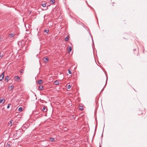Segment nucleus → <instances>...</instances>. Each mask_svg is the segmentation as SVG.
<instances>
[{"label": "nucleus", "mask_w": 147, "mask_h": 147, "mask_svg": "<svg viewBox=\"0 0 147 147\" xmlns=\"http://www.w3.org/2000/svg\"><path fill=\"white\" fill-rule=\"evenodd\" d=\"M15 81L17 82H19L20 79V78L18 76H16L14 77Z\"/></svg>", "instance_id": "1"}, {"label": "nucleus", "mask_w": 147, "mask_h": 147, "mask_svg": "<svg viewBox=\"0 0 147 147\" xmlns=\"http://www.w3.org/2000/svg\"><path fill=\"white\" fill-rule=\"evenodd\" d=\"M4 73H3L0 76V81H2L3 80L4 77Z\"/></svg>", "instance_id": "2"}, {"label": "nucleus", "mask_w": 147, "mask_h": 147, "mask_svg": "<svg viewBox=\"0 0 147 147\" xmlns=\"http://www.w3.org/2000/svg\"><path fill=\"white\" fill-rule=\"evenodd\" d=\"M48 110V109L47 108V107L46 106H44L42 109V111L43 112H46Z\"/></svg>", "instance_id": "3"}, {"label": "nucleus", "mask_w": 147, "mask_h": 147, "mask_svg": "<svg viewBox=\"0 0 147 147\" xmlns=\"http://www.w3.org/2000/svg\"><path fill=\"white\" fill-rule=\"evenodd\" d=\"M15 35V34L13 33H11L9 35V36L10 38L13 37Z\"/></svg>", "instance_id": "4"}, {"label": "nucleus", "mask_w": 147, "mask_h": 147, "mask_svg": "<svg viewBox=\"0 0 147 147\" xmlns=\"http://www.w3.org/2000/svg\"><path fill=\"white\" fill-rule=\"evenodd\" d=\"M42 82V80H39L38 81V83L39 84H41Z\"/></svg>", "instance_id": "5"}, {"label": "nucleus", "mask_w": 147, "mask_h": 147, "mask_svg": "<svg viewBox=\"0 0 147 147\" xmlns=\"http://www.w3.org/2000/svg\"><path fill=\"white\" fill-rule=\"evenodd\" d=\"M44 59H45V60L44 61L45 63H47L49 61V58L48 57L44 58Z\"/></svg>", "instance_id": "6"}, {"label": "nucleus", "mask_w": 147, "mask_h": 147, "mask_svg": "<svg viewBox=\"0 0 147 147\" xmlns=\"http://www.w3.org/2000/svg\"><path fill=\"white\" fill-rule=\"evenodd\" d=\"M54 84L55 85H59V82L58 80H56L54 82Z\"/></svg>", "instance_id": "7"}, {"label": "nucleus", "mask_w": 147, "mask_h": 147, "mask_svg": "<svg viewBox=\"0 0 147 147\" xmlns=\"http://www.w3.org/2000/svg\"><path fill=\"white\" fill-rule=\"evenodd\" d=\"M14 123L13 121V120H11L10 123H8V125H9L10 124H11V125H10V126H11L12 125V124H13Z\"/></svg>", "instance_id": "8"}, {"label": "nucleus", "mask_w": 147, "mask_h": 147, "mask_svg": "<svg viewBox=\"0 0 147 147\" xmlns=\"http://www.w3.org/2000/svg\"><path fill=\"white\" fill-rule=\"evenodd\" d=\"M13 87H14V86L13 85H11L9 87V89H10V90H12L13 89Z\"/></svg>", "instance_id": "9"}, {"label": "nucleus", "mask_w": 147, "mask_h": 147, "mask_svg": "<svg viewBox=\"0 0 147 147\" xmlns=\"http://www.w3.org/2000/svg\"><path fill=\"white\" fill-rule=\"evenodd\" d=\"M69 38V36H67V37L65 38V41H68V40Z\"/></svg>", "instance_id": "10"}, {"label": "nucleus", "mask_w": 147, "mask_h": 147, "mask_svg": "<svg viewBox=\"0 0 147 147\" xmlns=\"http://www.w3.org/2000/svg\"><path fill=\"white\" fill-rule=\"evenodd\" d=\"M9 77L8 76H7L5 78V80H6V82H7L8 81L9 79Z\"/></svg>", "instance_id": "11"}, {"label": "nucleus", "mask_w": 147, "mask_h": 147, "mask_svg": "<svg viewBox=\"0 0 147 147\" xmlns=\"http://www.w3.org/2000/svg\"><path fill=\"white\" fill-rule=\"evenodd\" d=\"M39 89L40 90H42L43 89V86L40 85L39 86Z\"/></svg>", "instance_id": "12"}, {"label": "nucleus", "mask_w": 147, "mask_h": 147, "mask_svg": "<svg viewBox=\"0 0 147 147\" xmlns=\"http://www.w3.org/2000/svg\"><path fill=\"white\" fill-rule=\"evenodd\" d=\"M55 140V139L54 138H50V141L51 142L54 141Z\"/></svg>", "instance_id": "13"}, {"label": "nucleus", "mask_w": 147, "mask_h": 147, "mask_svg": "<svg viewBox=\"0 0 147 147\" xmlns=\"http://www.w3.org/2000/svg\"><path fill=\"white\" fill-rule=\"evenodd\" d=\"M22 107H20L18 109L19 111H22Z\"/></svg>", "instance_id": "14"}, {"label": "nucleus", "mask_w": 147, "mask_h": 147, "mask_svg": "<svg viewBox=\"0 0 147 147\" xmlns=\"http://www.w3.org/2000/svg\"><path fill=\"white\" fill-rule=\"evenodd\" d=\"M83 107L82 106H80L79 107V109L81 111H82L83 110Z\"/></svg>", "instance_id": "15"}, {"label": "nucleus", "mask_w": 147, "mask_h": 147, "mask_svg": "<svg viewBox=\"0 0 147 147\" xmlns=\"http://www.w3.org/2000/svg\"><path fill=\"white\" fill-rule=\"evenodd\" d=\"M71 47H69V48L68 49V51L69 52H70L71 51Z\"/></svg>", "instance_id": "16"}, {"label": "nucleus", "mask_w": 147, "mask_h": 147, "mask_svg": "<svg viewBox=\"0 0 147 147\" xmlns=\"http://www.w3.org/2000/svg\"><path fill=\"white\" fill-rule=\"evenodd\" d=\"M50 1L52 3V4H54L55 3V0H51Z\"/></svg>", "instance_id": "17"}, {"label": "nucleus", "mask_w": 147, "mask_h": 147, "mask_svg": "<svg viewBox=\"0 0 147 147\" xmlns=\"http://www.w3.org/2000/svg\"><path fill=\"white\" fill-rule=\"evenodd\" d=\"M10 144L7 143L6 145V147H10Z\"/></svg>", "instance_id": "18"}, {"label": "nucleus", "mask_w": 147, "mask_h": 147, "mask_svg": "<svg viewBox=\"0 0 147 147\" xmlns=\"http://www.w3.org/2000/svg\"><path fill=\"white\" fill-rule=\"evenodd\" d=\"M42 5L43 7H45L46 6V4L45 3L42 4Z\"/></svg>", "instance_id": "19"}, {"label": "nucleus", "mask_w": 147, "mask_h": 147, "mask_svg": "<svg viewBox=\"0 0 147 147\" xmlns=\"http://www.w3.org/2000/svg\"><path fill=\"white\" fill-rule=\"evenodd\" d=\"M11 105V104H8V106H7V109H9V108L10 106Z\"/></svg>", "instance_id": "20"}, {"label": "nucleus", "mask_w": 147, "mask_h": 147, "mask_svg": "<svg viewBox=\"0 0 147 147\" xmlns=\"http://www.w3.org/2000/svg\"><path fill=\"white\" fill-rule=\"evenodd\" d=\"M49 30L48 29L45 30V32L46 33H48L49 32Z\"/></svg>", "instance_id": "21"}, {"label": "nucleus", "mask_w": 147, "mask_h": 147, "mask_svg": "<svg viewBox=\"0 0 147 147\" xmlns=\"http://www.w3.org/2000/svg\"><path fill=\"white\" fill-rule=\"evenodd\" d=\"M71 87V86L70 85H68L67 88L68 89H70Z\"/></svg>", "instance_id": "22"}, {"label": "nucleus", "mask_w": 147, "mask_h": 147, "mask_svg": "<svg viewBox=\"0 0 147 147\" xmlns=\"http://www.w3.org/2000/svg\"><path fill=\"white\" fill-rule=\"evenodd\" d=\"M20 72L21 73H23L24 72V70L23 69H21L20 71Z\"/></svg>", "instance_id": "23"}, {"label": "nucleus", "mask_w": 147, "mask_h": 147, "mask_svg": "<svg viewBox=\"0 0 147 147\" xmlns=\"http://www.w3.org/2000/svg\"><path fill=\"white\" fill-rule=\"evenodd\" d=\"M68 72L69 74H71V71H70L69 70H68Z\"/></svg>", "instance_id": "24"}, {"label": "nucleus", "mask_w": 147, "mask_h": 147, "mask_svg": "<svg viewBox=\"0 0 147 147\" xmlns=\"http://www.w3.org/2000/svg\"><path fill=\"white\" fill-rule=\"evenodd\" d=\"M3 99H2V100H0V103H1L2 101H3Z\"/></svg>", "instance_id": "25"}, {"label": "nucleus", "mask_w": 147, "mask_h": 147, "mask_svg": "<svg viewBox=\"0 0 147 147\" xmlns=\"http://www.w3.org/2000/svg\"><path fill=\"white\" fill-rule=\"evenodd\" d=\"M3 56V55H1V53H0V57H2Z\"/></svg>", "instance_id": "26"}, {"label": "nucleus", "mask_w": 147, "mask_h": 147, "mask_svg": "<svg viewBox=\"0 0 147 147\" xmlns=\"http://www.w3.org/2000/svg\"><path fill=\"white\" fill-rule=\"evenodd\" d=\"M20 43H21V42H18V44L19 45Z\"/></svg>", "instance_id": "27"}, {"label": "nucleus", "mask_w": 147, "mask_h": 147, "mask_svg": "<svg viewBox=\"0 0 147 147\" xmlns=\"http://www.w3.org/2000/svg\"><path fill=\"white\" fill-rule=\"evenodd\" d=\"M5 100H4V101H3V103H4V102H5Z\"/></svg>", "instance_id": "28"}]
</instances>
